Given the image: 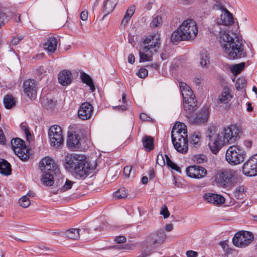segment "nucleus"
<instances>
[{
    "label": "nucleus",
    "instance_id": "obj_29",
    "mask_svg": "<svg viewBox=\"0 0 257 257\" xmlns=\"http://www.w3.org/2000/svg\"><path fill=\"white\" fill-rule=\"evenodd\" d=\"M11 173V165L6 160H0V173L4 175H9Z\"/></svg>",
    "mask_w": 257,
    "mask_h": 257
},
{
    "label": "nucleus",
    "instance_id": "obj_13",
    "mask_svg": "<svg viewBox=\"0 0 257 257\" xmlns=\"http://www.w3.org/2000/svg\"><path fill=\"white\" fill-rule=\"evenodd\" d=\"M166 238V234L163 229L151 233L147 237L146 242L150 245H159L163 243Z\"/></svg>",
    "mask_w": 257,
    "mask_h": 257
},
{
    "label": "nucleus",
    "instance_id": "obj_56",
    "mask_svg": "<svg viewBox=\"0 0 257 257\" xmlns=\"http://www.w3.org/2000/svg\"><path fill=\"white\" fill-rule=\"evenodd\" d=\"M6 138L4 134L3 131L0 129V144H4L5 142Z\"/></svg>",
    "mask_w": 257,
    "mask_h": 257
},
{
    "label": "nucleus",
    "instance_id": "obj_25",
    "mask_svg": "<svg viewBox=\"0 0 257 257\" xmlns=\"http://www.w3.org/2000/svg\"><path fill=\"white\" fill-rule=\"evenodd\" d=\"M58 40L55 37H50L44 44V49L50 53H54L57 47Z\"/></svg>",
    "mask_w": 257,
    "mask_h": 257
},
{
    "label": "nucleus",
    "instance_id": "obj_54",
    "mask_svg": "<svg viewBox=\"0 0 257 257\" xmlns=\"http://www.w3.org/2000/svg\"><path fill=\"white\" fill-rule=\"evenodd\" d=\"M46 71L45 70V69L43 67H39L37 69V73L38 75L41 76L45 73Z\"/></svg>",
    "mask_w": 257,
    "mask_h": 257
},
{
    "label": "nucleus",
    "instance_id": "obj_50",
    "mask_svg": "<svg viewBox=\"0 0 257 257\" xmlns=\"http://www.w3.org/2000/svg\"><path fill=\"white\" fill-rule=\"evenodd\" d=\"M126 240V238L124 236H118L116 237L115 238V241L117 243L125 242Z\"/></svg>",
    "mask_w": 257,
    "mask_h": 257
},
{
    "label": "nucleus",
    "instance_id": "obj_45",
    "mask_svg": "<svg viewBox=\"0 0 257 257\" xmlns=\"http://www.w3.org/2000/svg\"><path fill=\"white\" fill-rule=\"evenodd\" d=\"M148 74V70L144 68H140L137 72V75L140 78H144L147 76Z\"/></svg>",
    "mask_w": 257,
    "mask_h": 257
},
{
    "label": "nucleus",
    "instance_id": "obj_30",
    "mask_svg": "<svg viewBox=\"0 0 257 257\" xmlns=\"http://www.w3.org/2000/svg\"><path fill=\"white\" fill-rule=\"evenodd\" d=\"M135 11V7L134 5H132L130 6L127 10H126V12L125 14V15L121 21V25H123L124 27H125L128 23V21H130V19L132 17V16L134 15Z\"/></svg>",
    "mask_w": 257,
    "mask_h": 257
},
{
    "label": "nucleus",
    "instance_id": "obj_24",
    "mask_svg": "<svg viewBox=\"0 0 257 257\" xmlns=\"http://www.w3.org/2000/svg\"><path fill=\"white\" fill-rule=\"evenodd\" d=\"M59 83L63 85L67 86L72 82V74L69 70H62L58 74Z\"/></svg>",
    "mask_w": 257,
    "mask_h": 257
},
{
    "label": "nucleus",
    "instance_id": "obj_4",
    "mask_svg": "<svg viewBox=\"0 0 257 257\" xmlns=\"http://www.w3.org/2000/svg\"><path fill=\"white\" fill-rule=\"evenodd\" d=\"M198 32L196 23L192 19H188L173 32L171 41L173 44H177L181 41L193 40L196 37Z\"/></svg>",
    "mask_w": 257,
    "mask_h": 257
},
{
    "label": "nucleus",
    "instance_id": "obj_57",
    "mask_svg": "<svg viewBox=\"0 0 257 257\" xmlns=\"http://www.w3.org/2000/svg\"><path fill=\"white\" fill-rule=\"evenodd\" d=\"M140 118L143 121L149 120L150 117L144 113H142L140 115Z\"/></svg>",
    "mask_w": 257,
    "mask_h": 257
},
{
    "label": "nucleus",
    "instance_id": "obj_63",
    "mask_svg": "<svg viewBox=\"0 0 257 257\" xmlns=\"http://www.w3.org/2000/svg\"><path fill=\"white\" fill-rule=\"evenodd\" d=\"M173 227V226L172 224H169L165 226V230L167 231H170L171 230H172Z\"/></svg>",
    "mask_w": 257,
    "mask_h": 257
},
{
    "label": "nucleus",
    "instance_id": "obj_38",
    "mask_svg": "<svg viewBox=\"0 0 257 257\" xmlns=\"http://www.w3.org/2000/svg\"><path fill=\"white\" fill-rule=\"evenodd\" d=\"M219 135H220V134H219L217 133V128L215 125H210L208 126L207 131V136L209 139L212 138V137H215Z\"/></svg>",
    "mask_w": 257,
    "mask_h": 257
},
{
    "label": "nucleus",
    "instance_id": "obj_15",
    "mask_svg": "<svg viewBox=\"0 0 257 257\" xmlns=\"http://www.w3.org/2000/svg\"><path fill=\"white\" fill-rule=\"evenodd\" d=\"M187 175L192 178L201 179L207 174V170L203 167L199 166H190L186 169Z\"/></svg>",
    "mask_w": 257,
    "mask_h": 257
},
{
    "label": "nucleus",
    "instance_id": "obj_5",
    "mask_svg": "<svg viewBox=\"0 0 257 257\" xmlns=\"http://www.w3.org/2000/svg\"><path fill=\"white\" fill-rule=\"evenodd\" d=\"M186 126L180 122L174 125L171 138L175 149L182 154L187 153L188 150Z\"/></svg>",
    "mask_w": 257,
    "mask_h": 257
},
{
    "label": "nucleus",
    "instance_id": "obj_61",
    "mask_svg": "<svg viewBox=\"0 0 257 257\" xmlns=\"http://www.w3.org/2000/svg\"><path fill=\"white\" fill-rule=\"evenodd\" d=\"M148 67L151 68L152 69L158 70L159 68V66L156 63H153L151 65H148L147 66Z\"/></svg>",
    "mask_w": 257,
    "mask_h": 257
},
{
    "label": "nucleus",
    "instance_id": "obj_37",
    "mask_svg": "<svg viewBox=\"0 0 257 257\" xmlns=\"http://www.w3.org/2000/svg\"><path fill=\"white\" fill-rule=\"evenodd\" d=\"M192 160L197 164H202L207 162V158L204 154H197L192 157Z\"/></svg>",
    "mask_w": 257,
    "mask_h": 257
},
{
    "label": "nucleus",
    "instance_id": "obj_55",
    "mask_svg": "<svg viewBox=\"0 0 257 257\" xmlns=\"http://www.w3.org/2000/svg\"><path fill=\"white\" fill-rule=\"evenodd\" d=\"M163 161V164H164L165 163V161L164 159V157L162 154H159L157 157L156 162L157 163L160 164V165L161 163H160V161Z\"/></svg>",
    "mask_w": 257,
    "mask_h": 257
},
{
    "label": "nucleus",
    "instance_id": "obj_10",
    "mask_svg": "<svg viewBox=\"0 0 257 257\" xmlns=\"http://www.w3.org/2000/svg\"><path fill=\"white\" fill-rule=\"evenodd\" d=\"M12 148L15 154L22 161H26L30 157V152L25 142L21 139H13L11 141Z\"/></svg>",
    "mask_w": 257,
    "mask_h": 257
},
{
    "label": "nucleus",
    "instance_id": "obj_2",
    "mask_svg": "<svg viewBox=\"0 0 257 257\" xmlns=\"http://www.w3.org/2000/svg\"><path fill=\"white\" fill-rule=\"evenodd\" d=\"M180 90L183 98V107L185 116L189 121L194 124H201L207 121L209 111L206 108L197 112L196 115L193 112L197 109V100L190 87L185 83H180Z\"/></svg>",
    "mask_w": 257,
    "mask_h": 257
},
{
    "label": "nucleus",
    "instance_id": "obj_27",
    "mask_svg": "<svg viewBox=\"0 0 257 257\" xmlns=\"http://www.w3.org/2000/svg\"><path fill=\"white\" fill-rule=\"evenodd\" d=\"M199 64L203 68H208L210 65V57L207 50L203 49L200 53Z\"/></svg>",
    "mask_w": 257,
    "mask_h": 257
},
{
    "label": "nucleus",
    "instance_id": "obj_44",
    "mask_svg": "<svg viewBox=\"0 0 257 257\" xmlns=\"http://www.w3.org/2000/svg\"><path fill=\"white\" fill-rule=\"evenodd\" d=\"M19 204L22 207L27 208L30 206L31 203L29 198L26 196H24L20 199Z\"/></svg>",
    "mask_w": 257,
    "mask_h": 257
},
{
    "label": "nucleus",
    "instance_id": "obj_1",
    "mask_svg": "<svg viewBox=\"0 0 257 257\" xmlns=\"http://www.w3.org/2000/svg\"><path fill=\"white\" fill-rule=\"evenodd\" d=\"M221 11L218 25L214 27L213 33L218 36L223 52L229 59L244 57L246 55L243 51L242 40L235 33L230 34L229 31L220 27V25L226 26L232 24L234 22L233 16L226 8Z\"/></svg>",
    "mask_w": 257,
    "mask_h": 257
},
{
    "label": "nucleus",
    "instance_id": "obj_21",
    "mask_svg": "<svg viewBox=\"0 0 257 257\" xmlns=\"http://www.w3.org/2000/svg\"><path fill=\"white\" fill-rule=\"evenodd\" d=\"M209 140L208 146L211 151L215 154L218 152L223 145H226L225 143L223 142V140L220 135L212 137Z\"/></svg>",
    "mask_w": 257,
    "mask_h": 257
},
{
    "label": "nucleus",
    "instance_id": "obj_16",
    "mask_svg": "<svg viewBox=\"0 0 257 257\" xmlns=\"http://www.w3.org/2000/svg\"><path fill=\"white\" fill-rule=\"evenodd\" d=\"M93 110V107L89 102H83L78 110V116L82 120H88L92 116Z\"/></svg>",
    "mask_w": 257,
    "mask_h": 257
},
{
    "label": "nucleus",
    "instance_id": "obj_47",
    "mask_svg": "<svg viewBox=\"0 0 257 257\" xmlns=\"http://www.w3.org/2000/svg\"><path fill=\"white\" fill-rule=\"evenodd\" d=\"M160 214L163 215L165 219L167 218L169 216L170 213L166 205H165L163 206L161 210Z\"/></svg>",
    "mask_w": 257,
    "mask_h": 257
},
{
    "label": "nucleus",
    "instance_id": "obj_32",
    "mask_svg": "<svg viewBox=\"0 0 257 257\" xmlns=\"http://www.w3.org/2000/svg\"><path fill=\"white\" fill-rule=\"evenodd\" d=\"M201 136L200 133H194L190 138L189 142L194 147H197L201 144Z\"/></svg>",
    "mask_w": 257,
    "mask_h": 257
},
{
    "label": "nucleus",
    "instance_id": "obj_49",
    "mask_svg": "<svg viewBox=\"0 0 257 257\" xmlns=\"http://www.w3.org/2000/svg\"><path fill=\"white\" fill-rule=\"evenodd\" d=\"M132 169V167L131 166H127L125 167L123 169L124 175L126 177H129Z\"/></svg>",
    "mask_w": 257,
    "mask_h": 257
},
{
    "label": "nucleus",
    "instance_id": "obj_34",
    "mask_svg": "<svg viewBox=\"0 0 257 257\" xmlns=\"http://www.w3.org/2000/svg\"><path fill=\"white\" fill-rule=\"evenodd\" d=\"M13 16V13L11 12L7 13L0 12V28L7 23Z\"/></svg>",
    "mask_w": 257,
    "mask_h": 257
},
{
    "label": "nucleus",
    "instance_id": "obj_35",
    "mask_svg": "<svg viewBox=\"0 0 257 257\" xmlns=\"http://www.w3.org/2000/svg\"><path fill=\"white\" fill-rule=\"evenodd\" d=\"M4 103L6 108L10 109L15 104L16 101L12 95L8 94L4 98Z\"/></svg>",
    "mask_w": 257,
    "mask_h": 257
},
{
    "label": "nucleus",
    "instance_id": "obj_9",
    "mask_svg": "<svg viewBox=\"0 0 257 257\" xmlns=\"http://www.w3.org/2000/svg\"><path fill=\"white\" fill-rule=\"evenodd\" d=\"M241 131L240 128L235 125L224 127L220 132L223 142L225 144H231L240 138Z\"/></svg>",
    "mask_w": 257,
    "mask_h": 257
},
{
    "label": "nucleus",
    "instance_id": "obj_20",
    "mask_svg": "<svg viewBox=\"0 0 257 257\" xmlns=\"http://www.w3.org/2000/svg\"><path fill=\"white\" fill-rule=\"evenodd\" d=\"M144 44L146 45L144 47L148 48L151 52H155V48L159 47L160 44L159 37L156 34L149 36L144 39Z\"/></svg>",
    "mask_w": 257,
    "mask_h": 257
},
{
    "label": "nucleus",
    "instance_id": "obj_41",
    "mask_svg": "<svg viewBox=\"0 0 257 257\" xmlns=\"http://www.w3.org/2000/svg\"><path fill=\"white\" fill-rule=\"evenodd\" d=\"M127 195V191L124 188H121L119 189L114 193V196L117 199L125 198Z\"/></svg>",
    "mask_w": 257,
    "mask_h": 257
},
{
    "label": "nucleus",
    "instance_id": "obj_11",
    "mask_svg": "<svg viewBox=\"0 0 257 257\" xmlns=\"http://www.w3.org/2000/svg\"><path fill=\"white\" fill-rule=\"evenodd\" d=\"M48 134L51 145L56 148L61 147L64 144V138L61 127L58 125L51 126Z\"/></svg>",
    "mask_w": 257,
    "mask_h": 257
},
{
    "label": "nucleus",
    "instance_id": "obj_64",
    "mask_svg": "<svg viewBox=\"0 0 257 257\" xmlns=\"http://www.w3.org/2000/svg\"><path fill=\"white\" fill-rule=\"evenodd\" d=\"M48 104L47 105V108H51L54 105V101L51 99L48 100Z\"/></svg>",
    "mask_w": 257,
    "mask_h": 257
},
{
    "label": "nucleus",
    "instance_id": "obj_33",
    "mask_svg": "<svg viewBox=\"0 0 257 257\" xmlns=\"http://www.w3.org/2000/svg\"><path fill=\"white\" fill-rule=\"evenodd\" d=\"M143 143L144 147L148 151H150L154 149V139L151 136H145L143 139Z\"/></svg>",
    "mask_w": 257,
    "mask_h": 257
},
{
    "label": "nucleus",
    "instance_id": "obj_12",
    "mask_svg": "<svg viewBox=\"0 0 257 257\" xmlns=\"http://www.w3.org/2000/svg\"><path fill=\"white\" fill-rule=\"evenodd\" d=\"M253 238V234L250 232L240 231L235 233L233 237L232 242L235 246L243 248L249 244Z\"/></svg>",
    "mask_w": 257,
    "mask_h": 257
},
{
    "label": "nucleus",
    "instance_id": "obj_42",
    "mask_svg": "<svg viewBox=\"0 0 257 257\" xmlns=\"http://www.w3.org/2000/svg\"><path fill=\"white\" fill-rule=\"evenodd\" d=\"M246 82L244 78L241 77L237 79L235 87L237 90L241 89L246 86Z\"/></svg>",
    "mask_w": 257,
    "mask_h": 257
},
{
    "label": "nucleus",
    "instance_id": "obj_51",
    "mask_svg": "<svg viewBox=\"0 0 257 257\" xmlns=\"http://www.w3.org/2000/svg\"><path fill=\"white\" fill-rule=\"evenodd\" d=\"M22 39V38L20 37H14L11 40L10 44L12 45H17L20 41Z\"/></svg>",
    "mask_w": 257,
    "mask_h": 257
},
{
    "label": "nucleus",
    "instance_id": "obj_19",
    "mask_svg": "<svg viewBox=\"0 0 257 257\" xmlns=\"http://www.w3.org/2000/svg\"><path fill=\"white\" fill-rule=\"evenodd\" d=\"M67 146L71 151H77L81 148V137L75 134H70L67 139Z\"/></svg>",
    "mask_w": 257,
    "mask_h": 257
},
{
    "label": "nucleus",
    "instance_id": "obj_40",
    "mask_svg": "<svg viewBox=\"0 0 257 257\" xmlns=\"http://www.w3.org/2000/svg\"><path fill=\"white\" fill-rule=\"evenodd\" d=\"M245 66L244 63H241L235 64L230 68L231 72L235 75L239 74L240 72L244 69Z\"/></svg>",
    "mask_w": 257,
    "mask_h": 257
},
{
    "label": "nucleus",
    "instance_id": "obj_58",
    "mask_svg": "<svg viewBox=\"0 0 257 257\" xmlns=\"http://www.w3.org/2000/svg\"><path fill=\"white\" fill-rule=\"evenodd\" d=\"M128 62L131 64H133L135 61V58L133 54H131L128 55L127 58Z\"/></svg>",
    "mask_w": 257,
    "mask_h": 257
},
{
    "label": "nucleus",
    "instance_id": "obj_39",
    "mask_svg": "<svg viewBox=\"0 0 257 257\" xmlns=\"http://www.w3.org/2000/svg\"><path fill=\"white\" fill-rule=\"evenodd\" d=\"M163 23L162 19L161 16H153L152 21L150 24V26L152 28H156L160 27Z\"/></svg>",
    "mask_w": 257,
    "mask_h": 257
},
{
    "label": "nucleus",
    "instance_id": "obj_14",
    "mask_svg": "<svg viewBox=\"0 0 257 257\" xmlns=\"http://www.w3.org/2000/svg\"><path fill=\"white\" fill-rule=\"evenodd\" d=\"M243 173L248 176L257 175V154L248 159L242 167Z\"/></svg>",
    "mask_w": 257,
    "mask_h": 257
},
{
    "label": "nucleus",
    "instance_id": "obj_46",
    "mask_svg": "<svg viewBox=\"0 0 257 257\" xmlns=\"http://www.w3.org/2000/svg\"><path fill=\"white\" fill-rule=\"evenodd\" d=\"M20 127H21L22 130L25 133V134L28 140L29 137H30L31 135V133L29 130V128H28L27 123L25 122L22 123L21 124Z\"/></svg>",
    "mask_w": 257,
    "mask_h": 257
},
{
    "label": "nucleus",
    "instance_id": "obj_23",
    "mask_svg": "<svg viewBox=\"0 0 257 257\" xmlns=\"http://www.w3.org/2000/svg\"><path fill=\"white\" fill-rule=\"evenodd\" d=\"M231 90L228 86H224L221 93L218 95L217 103L221 104H227L232 98Z\"/></svg>",
    "mask_w": 257,
    "mask_h": 257
},
{
    "label": "nucleus",
    "instance_id": "obj_53",
    "mask_svg": "<svg viewBox=\"0 0 257 257\" xmlns=\"http://www.w3.org/2000/svg\"><path fill=\"white\" fill-rule=\"evenodd\" d=\"M88 18V13L87 11H82L80 14V18L82 21H86Z\"/></svg>",
    "mask_w": 257,
    "mask_h": 257
},
{
    "label": "nucleus",
    "instance_id": "obj_28",
    "mask_svg": "<svg viewBox=\"0 0 257 257\" xmlns=\"http://www.w3.org/2000/svg\"><path fill=\"white\" fill-rule=\"evenodd\" d=\"M85 229L83 231L78 228H71L67 230L65 232V235L70 239L77 240L80 238L82 232H85Z\"/></svg>",
    "mask_w": 257,
    "mask_h": 257
},
{
    "label": "nucleus",
    "instance_id": "obj_62",
    "mask_svg": "<svg viewBox=\"0 0 257 257\" xmlns=\"http://www.w3.org/2000/svg\"><path fill=\"white\" fill-rule=\"evenodd\" d=\"M219 244L224 250H225L226 249V247L227 246V244L225 241H220Z\"/></svg>",
    "mask_w": 257,
    "mask_h": 257
},
{
    "label": "nucleus",
    "instance_id": "obj_8",
    "mask_svg": "<svg viewBox=\"0 0 257 257\" xmlns=\"http://www.w3.org/2000/svg\"><path fill=\"white\" fill-rule=\"evenodd\" d=\"M236 172L233 170H220L214 176L215 181L220 186L226 187L235 181Z\"/></svg>",
    "mask_w": 257,
    "mask_h": 257
},
{
    "label": "nucleus",
    "instance_id": "obj_48",
    "mask_svg": "<svg viewBox=\"0 0 257 257\" xmlns=\"http://www.w3.org/2000/svg\"><path fill=\"white\" fill-rule=\"evenodd\" d=\"M216 1V4H215V6L217 7V9L219 10H223L225 9L223 6L224 1L223 0H215Z\"/></svg>",
    "mask_w": 257,
    "mask_h": 257
},
{
    "label": "nucleus",
    "instance_id": "obj_6",
    "mask_svg": "<svg viewBox=\"0 0 257 257\" xmlns=\"http://www.w3.org/2000/svg\"><path fill=\"white\" fill-rule=\"evenodd\" d=\"M39 167L43 172L41 181L48 186H51L54 184V176L58 178L60 170L54 161L50 157L43 158L39 163Z\"/></svg>",
    "mask_w": 257,
    "mask_h": 257
},
{
    "label": "nucleus",
    "instance_id": "obj_36",
    "mask_svg": "<svg viewBox=\"0 0 257 257\" xmlns=\"http://www.w3.org/2000/svg\"><path fill=\"white\" fill-rule=\"evenodd\" d=\"M246 189L244 186H239L235 190L234 196L237 199H242L245 195Z\"/></svg>",
    "mask_w": 257,
    "mask_h": 257
},
{
    "label": "nucleus",
    "instance_id": "obj_26",
    "mask_svg": "<svg viewBox=\"0 0 257 257\" xmlns=\"http://www.w3.org/2000/svg\"><path fill=\"white\" fill-rule=\"evenodd\" d=\"M154 52H151L148 48L143 47L140 50L139 53L140 56V62H144L152 60V55Z\"/></svg>",
    "mask_w": 257,
    "mask_h": 257
},
{
    "label": "nucleus",
    "instance_id": "obj_31",
    "mask_svg": "<svg viewBox=\"0 0 257 257\" xmlns=\"http://www.w3.org/2000/svg\"><path fill=\"white\" fill-rule=\"evenodd\" d=\"M81 79L83 83L86 84L90 87V89L92 92H94L95 91V86L92 78L89 75L84 72H83L81 74Z\"/></svg>",
    "mask_w": 257,
    "mask_h": 257
},
{
    "label": "nucleus",
    "instance_id": "obj_17",
    "mask_svg": "<svg viewBox=\"0 0 257 257\" xmlns=\"http://www.w3.org/2000/svg\"><path fill=\"white\" fill-rule=\"evenodd\" d=\"M56 184L58 187V191L60 192H64L70 189L75 182L65 178L61 174H59L58 178H56Z\"/></svg>",
    "mask_w": 257,
    "mask_h": 257
},
{
    "label": "nucleus",
    "instance_id": "obj_52",
    "mask_svg": "<svg viewBox=\"0 0 257 257\" xmlns=\"http://www.w3.org/2000/svg\"><path fill=\"white\" fill-rule=\"evenodd\" d=\"M186 255L187 257H197V253L193 250H188L186 252Z\"/></svg>",
    "mask_w": 257,
    "mask_h": 257
},
{
    "label": "nucleus",
    "instance_id": "obj_60",
    "mask_svg": "<svg viewBox=\"0 0 257 257\" xmlns=\"http://www.w3.org/2000/svg\"><path fill=\"white\" fill-rule=\"evenodd\" d=\"M244 145L246 148H250L252 146V142L250 140H245L244 141Z\"/></svg>",
    "mask_w": 257,
    "mask_h": 257
},
{
    "label": "nucleus",
    "instance_id": "obj_43",
    "mask_svg": "<svg viewBox=\"0 0 257 257\" xmlns=\"http://www.w3.org/2000/svg\"><path fill=\"white\" fill-rule=\"evenodd\" d=\"M165 157L166 162L168 166L170 167L174 170H176L178 172H180L179 167L171 160L168 156L165 155Z\"/></svg>",
    "mask_w": 257,
    "mask_h": 257
},
{
    "label": "nucleus",
    "instance_id": "obj_3",
    "mask_svg": "<svg viewBox=\"0 0 257 257\" xmlns=\"http://www.w3.org/2000/svg\"><path fill=\"white\" fill-rule=\"evenodd\" d=\"M65 167L68 171H74L80 178L86 177L94 169L84 155L77 153L69 154L65 157Z\"/></svg>",
    "mask_w": 257,
    "mask_h": 257
},
{
    "label": "nucleus",
    "instance_id": "obj_7",
    "mask_svg": "<svg viewBox=\"0 0 257 257\" xmlns=\"http://www.w3.org/2000/svg\"><path fill=\"white\" fill-rule=\"evenodd\" d=\"M245 156L242 147L238 145L230 146L226 152L225 159L231 165H236L243 161Z\"/></svg>",
    "mask_w": 257,
    "mask_h": 257
},
{
    "label": "nucleus",
    "instance_id": "obj_22",
    "mask_svg": "<svg viewBox=\"0 0 257 257\" xmlns=\"http://www.w3.org/2000/svg\"><path fill=\"white\" fill-rule=\"evenodd\" d=\"M203 199L207 202L215 205L222 204L225 202V199L222 195L212 193H205Z\"/></svg>",
    "mask_w": 257,
    "mask_h": 257
},
{
    "label": "nucleus",
    "instance_id": "obj_18",
    "mask_svg": "<svg viewBox=\"0 0 257 257\" xmlns=\"http://www.w3.org/2000/svg\"><path fill=\"white\" fill-rule=\"evenodd\" d=\"M23 88L25 93L31 99L35 98L37 94V85L35 81L29 79L24 82Z\"/></svg>",
    "mask_w": 257,
    "mask_h": 257
},
{
    "label": "nucleus",
    "instance_id": "obj_59",
    "mask_svg": "<svg viewBox=\"0 0 257 257\" xmlns=\"http://www.w3.org/2000/svg\"><path fill=\"white\" fill-rule=\"evenodd\" d=\"M202 80L201 77H195L194 79V82L196 85L199 86L201 84Z\"/></svg>",
    "mask_w": 257,
    "mask_h": 257
}]
</instances>
